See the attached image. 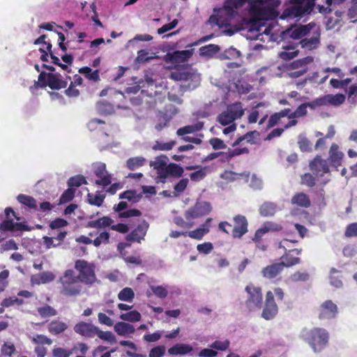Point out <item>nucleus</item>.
Instances as JSON below:
<instances>
[{"label":"nucleus","instance_id":"obj_62","mask_svg":"<svg viewBox=\"0 0 357 357\" xmlns=\"http://www.w3.org/2000/svg\"><path fill=\"white\" fill-rule=\"evenodd\" d=\"M68 225V222L62 218H56L50 222V227L52 230L62 229Z\"/></svg>","mask_w":357,"mask_h":357},{"label":"nucleus","instance_id":"obj_20","mask_svg":"<svg viewBox=\"0 0 357 357\" xmlns=\"http://www.w3.org/2000/svg\"><path fill=\"white\" fill-rule=\"evenodd\" d=\"M212 218H208L206 220L205 222L202 224L199 228L188 231L187 236L193 239L201 240L206 234H207L211 227Z\"/></svg>","mask_w":357,"mask_h":357},{"label":"nucleus","instance_id":"obj_61","mask_svg":"<svg viewBox=\"0 0 357 357\" xmlns=\"http://www.w3.org/2000/svg\"><path fill=\"white\" fill-rule=\"evenodd\" d=\"M109 233H107L106 231H103V232L100 233L99 234V236L98 237H96L93 241V244L96 247H98L102 243H104V244L107 243L109 242Z\"/></svg>","mask_w":357,"mask_h":357},{"label":"nucleus","instance_id":"obj_46","mask_svg":"<svg viewBox=\"0 0 357 357\" xmlns=\"http://www.w3.org/2000/svg\"><path fill=\"white\" fill-rule=\"evenodd\" d=\"M328 94L319 97L311 102H309V107L311 109H315L319 107L328 106Z\"/></svg>","mask_w":357,"mask_h":357},{"label":"nucleus","instance_id":"obj_23","mask_svg":"<svg viewBox=\"0 0 357 357\" xmlns=\"http://www.w3.org/2000/svg\"><path fill=\"white\" fill-rule=\"evenodd\" d=\"M128 208V204L126 202H121L117 205H115L114 208L116 211L119 212L120 218H130L134 216H139L141 212L136 209H130L125 211Z\"/></svg>","mask_w":357,"mask_h":357},{"label":"nucleus","instance_id":"obj_1","mask_svg":"<svg viewBox=\"0 0 357 357\" xmlns=\"http://www.w3.org/2000/svg\"><path fill=\"white\" fill-rule=\"evenodd\" d=\"M280 3L279 0H248V16L241 17L236 30H248V38L262 40L260 36H269L271 32L264 21L276 17L275 8Z\"/></svg>","mask_w":357,"mask_h":357},{"label":"nucleus","instance_id":"obj_48","mask_svg":"<svg viewBox=\"0 0 357 357\" xmlns=\"http://www.w3.org/2000/svg\"><path fill=\"white\" fill-rule=\"evenodd\" d=\"M220 48L218 45L210 44L200 48V54L206 56H213L219 51Z\"/></svg>","mask_w":357,"mask_h":357},{"label":"nucleus","instance_id":"obj_59","mask_svg":"<svg viewBox=\"0 0 357 357\" xmlns=\"http://www.w3.org/2000/svg\"><path fill=\"white\" fill-rule=\"evenodd\" d=\"M299 148L302 151H311V146L310 141L304 136L303 135L301 134L298 136V141Z\"/></svg>","mask_w":357,"mask_h":357},{"label":"nucleus","instance_id":"obj_60","mask_svg":"<svg viewBox=\"0 0 357 357\" xmlns=\"http://www.w3.org/2000/svg\"><path fill=\"white\" fill-rule=\"evenodd\" d=\"M206 172L207 168L202 167L200 168L199 170L191 173L190 177L192 181L197 182L202 180L206 176Z\"/></svg>","mask_w":357,"mask_h":357},{"label":"nucleus","instance_id":"obj_50","mask_svg":"<svg viewBox=\"0 0 357 357\" xmlns=\"http://www.w3.org/2000/svg\"><path fill=\"white\" fill-rule=\"evenodd\" d=\"M284 50L279 53V56L283 60H290L298 55V51L292 47H286Z\"/></svg>","mask_w":357,"mask_h":357},{"label":"nucleus","instance_id":"obj_30","mask_svg":"<svg viewBox=\"0 0 357 357\" xmlns=\"http://www.w3.org/2000/svg\"><path fill=\"white\" fill-rule=\"evenodd\" d=\"M204 123L198 121L192 125L185 126L177 130L176 134L178 136H184L185 135L193 133L202 129Z\"/></svg>","mask_w":357,"mask_h":357},{"label":"nucleus","instance_id":"obj_52","mask_svg":"<svg viewBox=\"0 0 357 357\" xmlns=\"http://www.w3.org/2000/svg\"><path fill=\"white\" fill-rule=\"evenodd\" d=\"M309 102L301 105L294 112L289 113V119H295L305 116L307 114V108Z\"/></svg>","mask_w":357,"mask_h":357},{"label":"nucleus","instance_id":"obj_13","mask_svg":"<svg viewBox=\"0 0 357 357\" xmlns=\"http://www.w3.org/2000/svg\"><path fill=\"white\" fill-rule=\"evenodd\" d=\"M93 170L98 179L95 183L98 185L105 187L111 183V176L106 170V165L102 162L93 164Z\"/></svg>","mask_w":357,"mask_h":357},{"label":"nucleus","instance_id":"obj_57","mask_svg":"<svg viewBox=\"0 0 357 357\" xmlns=\"http://www.w3.org/2000/svg\"><path fill=\"white\" fill-rule=\"evenodd\" d=\"M152 292L160 298H165L167 296L168 291L163 286H150Z\"/></svg>","mask_w":357,"mask_h":357},{"label":"nucleus","instance_id":"obj_42","mask_svg":"<svg viewBox=\"0 0 357 357\" xmlns=\"http://www.w3.org/2000/svg\"><path fill=\"white\" fill-rule=\"evenodd\" d=\"M167 168V177L168 176L181 177L183 174V169L177 164L169 163Z\"/></svg>","mask_w":357,"mask_h":357},{"label":"nucleus","instance_id":"obj_11","mask_svg":"<svg viewBox=\"0 0 357 357\" xmlns=\"http://www.w3.org/2000/svg\"><path fill=\"white\" fill-rule=\"evenodd\" d=\"M169 158L164 155H161L151 162L150 165L156 171L157 178L160 182H165L167 178V167L169 165Z\"/></svg>","mask_w":357,"mask_h":357},{"label":"nucleus","instance_id":"obj_45","mask_svg":"<svg viewBox=\"0 0 357 357\" xmlns=\"http://www.w3.org/2000/svg\"><path fill=\"white\" fill-rule=\"evenodd\" d=\"M38 312L43 318L53 317L57 314L56 310L48 305L38 307Z\"/></svg>","mask_w":357,"mask_h":357},{"label":"nucleus","instance_id":"obj_19","mask_svg":"<svg viewBox=\"0 0 357 357\" xmlns=\"http://www.w3.org/2000/svg\"><path fill=\"white\" fill-rule=\"evenodd\" d=\"M227 92H237L238 93H245L250 91L251 86L245 82H241L239 79L229 80L225 86Z\"/></svg>","mask_w":357,"mask_h":357},{"label":"nucleus","instance_id":"obj_6","mask_svg":"<svg viewBox=\"0 0 357 357\" xmlns=\"http://www.w3.org/2000/svg\"><path fill=\"white\" fill-rule=\"evenodd\" d=\"M244 114L241 102H235L229 105L227 109L220 114L217 117V121L222 126L231 125L236 119H240Z\"/></svg>","mask_w":357,"mask_h":357},{"label":"nucleus","instance_id":"obj_55","mask_svg":"<svg viewBox=\"0 0 357 357\" xmlns=\"http://www.w3.org/2000/svg\"><path fill=\"white\" fill-rule=\"evenodd\" d=\"M241 56V52L234 47L227 49L222 54V58L225 59H235Z\"/></svg>","mask_w":357,"mask_h":357},{"label":"nucleus","instance_id":"obj_25","mask_svg":"<svg viewBox=\"0 0 357 357\" xmlns=\"http://www.w3.org/2000/svg\"><path fill=\"white\" fill-rule=\"evenodd\" d=\"M283 268V264L275 263L264 268L261 271V273L264 278L272 279L280 273Z\"/></svg>","mask_w":357,"mask_h":357},{"label":"nucleus","instance_id":"obj_40","mask_svg":"<svg viewBox=\"0 0 357 357\" xmlns=\"http://www.w3.org/2000/svg\"><path fill=\"white\" fill-rule=\"evenodd\" d=\"M247 153H248V149L247 148H236L234 149H229L223 155L222 162L229 161L231 158H232L234 156Z\"/></svg>","mask_w":357,"mask_h":357},{"label":"nucleus","instance_id":"obj_34","mask_svg":"<svg viewBox=\"0 0 357 357\" xmlns=\"http://www.w3.org/2000/svg\"><path fill=\"white\" fill-rule=\"evenodd\" d=\"M112 223L113 220L110 218L105 216L97 220L89 221L88 222V227L91 228L99 229L110 226Z\"/></svg>","mask_w":357,"mask_h":357},{"label":"nucleus","instance_id":"obj_29","mask_svg":"<svg viewBox=\"0 0 357 357\" xmlns=\"http://www.w3.org/2000/svg\"><path fill=\"white\" fill-rule=\"evenodd\" d=\"M192 351V347L187 344H176L168 349L169 355H186Z\"/></svg>","mask_w":357,"mask_h":357},{"label":"nucleus","instance_id":"obj_12","mask_svg":"<svg viewBox=\"0 0 357 357\" xmlns=\"http://www.w3.org/2000/svg\"><path fill=\"white\" fill-rule=\"evenodd\" d=\"M278 312V307L274 301L272 291H268L266 295L265 305L261 313V317L266 320L273 319Z\"/></svg>","mask_w":357,"mask_h":357},{"label":"nucleus","instance_id":"obj_22","mask_svg":"<svg viewBox=\"0 0 357 357\" xmlns=\"http://www.w3.org/2000/svg\"><path fill=\"white\" fill-rule=\"evenodd\" d=\"M316 25L317 24L315 23L311 22L306 25H301L300 26L296 27L294 29L291 30L290 36L292 38L294 39L301 38L304 36L311 34V31L313 29V28H316Z\"/></svg>","mask_w":357,"mask_h":357},{"label":"nucleus","instance_id":"obj_53","mask_svg":"<svg viewBox=\"0 0 357 357\" xmlns=\"http://www.w3.org/2000/svg\"><path fill=\"white\" fill-rule=\"evenodd\" d=\"M282 262L283 264L284 267H290L294 265L298 264L301 261V259L298 257H294L291 256L289 253H287L285 255L282 257Z\"/></svg>","mask_w":357,"mask_h":357},{"label":"nucleus","instance_id":"obj_26","mask_svg":"<svg viewBox=\"0 0 357 357\" xmlns=\"http://www.w3.org/2000/svg\"><path fill=\"white\" fill-rule=\"evenodd\" d=\"M0 229L3 231H24L27 227L21 222H14L13 220H5L0 225Z\"/></svg>","mask_w":357,"mask_h":357},{"label":"nucleus","instance_id":"obj_63","mask_svg":"<svg viewBox=\"0 0 357 357\" xmlns=\"http://www.w3.org/2000/svg\"><path fill=\"white\" fill-rule=\"evenodd\" d=\"M153 59L154 57L153 56H149L148 51L145 50H141L137 52L136 61L139 63H145Z\"/></svg>","mask_w":357,"mask_h":357},{"label":"nucleus","instance_id":"obj_3","mask_svg":"<svg viewBox=\"0 0 357 357\" xmlns=\"http://www.w3.org/2000/svg\"><path fill=\"white\" fill-rule=\"evenodd\" d=\"M61 284L60 292L67 297H75L81 294L82 285L73 270H67L59 279Z\"/></svg>","mask_w":357,"mask_h":357},{"label":"nucleus","instance_id":"obj_51","mask_svg":"<svg viewBox=\"0 0 357 357\" xmlns=\"http://www.w3.org/2000/svg\"><path fill=\"white\" fill-rule=\"evenodd\" d=\"M329 105L338 107L345 101V96L342 93L328 94Z\"/></svg>","mask_w":357,"mask_h":357},{"label":"nucleus","instance_id":"obj_43","mask_svg":"<svg viewBox=\"0 0 357 357\" xmlns=\"http://www.w3.org/2000/svg\"><path fill=\"white\" fill-rule=\"evenodd\" d=\"M344 1L345 0H326V3L327 6L326 7L324 6H318L319 10L321 13L323 14L330 13L333 10V6L340 4L343 3Z\"/></svg>","mask_w":357,"mask_h":357},{"label":"nucleus","instance_id":"obj_64","mask_svg":"<svg viewBox=\"0 0 357 357\" xmlns=\"http://www.w3.org/2000/svg\"><path fill=\"white\" fill-rule=\"evenodd\" d=\"M165 354V346H157L150 350L149 357H162Z\"/></svg>","mask_w":357,"mask_h":357},{"label":"nucleus","instance_id":"obj_21","mask_svg":"<svg viewBox=\"0 0 357 357\" xmlns=\"http://www.w3.org/2000/svg\"><path fill=\"white\" fill-rule=\"evenodd\" d=\"M344 153L339 151V146L336 144H333L329 150V160L331 165L337 168L342 165Z\"/></svg>","mask_w":357,"mask_h":357},{"label":"nucleus","instance_id":"obj_49","mask_svg":"<svg viewBox=\"0 0 357 357\" xmlns=\"http://www.w3.org/2000/svg\"><path fill=\"white\" fill-rule=\"evenodd\" d=\"M87 199L90 204L100 206L104 201L105 195L100 194L98 192L95 195L89 193Z\"/></svg>","mask_w":357,"mask_h":357},{"label":"nucleus","instance_id":"obj_16","mask_svg":"<svg viewBox=\"0 0 357 357\" xmlns=\"http://www.w3.org/2000/svg\"><path fill=\"white\" fill-rule=\"evenodd\" d=\"M234 227L232 229V236L241 238L248 232V220L244 215H237L234 218Z\"/></svg>","mask_w":357,"mask_h":357},{"label":"nucleus","instance_id":"obj_17","mask_svg":"<svg viewBox=\"0 0 357 357\" xmlns=\"http://www.w3.org/2000/svg\"><path fill=\"white\" fill-rule=\"evenodd\" d=\"M149 225L146 220L140 222L137 227L132 231L126 237V240L131 242L141 243L144 240Z\"/></svg>","mask_w":357,"mask_h":357},{"label":"nucleus","instance_id":"obj_9","mask_svg":"<svg viewBox=\"0 0 357 357\" xmlns=\"http://www.w3.org/2000/svg\"><path fill=\"white\" fill-rule=\"evenodd\" d=\"M75 268L79 271V279L86 284H92L96 280L94 266L84 260H77Z\"/></svg>","mask_w":357,"mask_h":357},{"label":"nucleus","instance_id":"obj_54","mask_svg":"<svg viewBox=\"0 0 357 357\" xmlns=\"http://www.w3.org/2000/svg\"><path fill=\"white\" fill-rule=\"evenodd\" d=\"M230 345V341L229 340H225L223 341L221 340H215L213 343H211L209 347L213 350L218 351H226Z\"/></svg>","mask_w":357,"mask_h":357},{"label":"nucleus","instance_id":"obj_36","mask_svg":"<svg viewBox=\"0 0 357 357\" xmlns=\"http://www.w3.org/2000/svg\"><path fill=\"white\" fill-rule=\"evenodd\" d=\"M278 211V206L273 202L264 203L260 208L259 212L262 216H271L273 215Z\"/></svg>","mask_w":357,"mask_h":357},{"label":"nucleus","instance_id":"obj_41","mask_svg":"<svg viewBox=\"0 0 357 357\" xmlns=\"http://www.w3.org/2000/svg\"><path fill=\"white\" fill-rule=\"evenodd\" d=\"M96 109L98 113L101 114H111L114 112V106L105 101H101L97 103Z\"/></svg>","mask_w":357,"mask_h":357},{"label":"nucleus","instance_id":"obj_24","mask_svg":"<svg viewBox=\"0 0 357 357\" xmlns=\"http://www.w3.org/2000/svg\"><path fill=\"white\" fill-rule=\"evenodd\" d=\"M172 77L178 81H195L199 82V76L188 70H178L172 73Z\"/></svg>","mask_w":357,"mask_h":357},{"label":"nucleus","instance_id":"obj_39","mask_svg":"<svg viewBox=\"0 0 357 357\" xmlns=\"http://www.w3.org/2000/svg\"><path fill=\"white\" fill-rule=\"evenodd\" d=\"M135 298L134 291L130 287H125L118 294V298L124 302L131 303Z\"/></svg>","mask_w":357,"mask_h":357},{"label":"nucleus","instance_id":"obj_56","mask_svg":"<svg viewBox=\"0 0 357 357\" xmlns=\"http://www.w3.org/2000/svg\"><path fill=\"white\" fill-rule=\"evenodd\" d=\"M96 335L101 340H105L109 343L116 342L115 335L110 331H102L98 328Z\"/></svg>","mask_w":357,"mask_h":357},{"label":"nucleus","instance_id":"obj_4","mask_svg":"<svg viewBox=\"0 0 357 357\" xmlns=\"http://www.w3.org/2000/svg\"><path fill=\"white\" fill-rule=\"evenodd\" d=\"M68 82L59 73H46L41 72L38 76V82H34V85L30 87L31 91L38 87H45L47 85L54 90H59L66 87Z\"/></svg>","mask_w":357,"mask_h":357},{"label":"nucleus","instance_id":"obj_7","mask_svg":"<svg viewBox=\"0 0 357 357\" xmlns=\"http://www.w3.org/2000/svg\"><path fill=\"white\" fill-rule=\"evenodd\" d=\"M310 168L317 179L321 178V183L326 185L330 181V169L326 160L317 155L310 162Z\"/></svg>","mask_w":357,"mask_h":357},{"label":"nucleus","instance_id":"obj_47","mask_svg":"<svg viewBox=\"0 0 357 357\" xmlns=\"http://www.w3.org/2000/svg\"><path fill=\"white\" fill-rule=\"evenodd\" d=\"M328 94L319 97L311 102H309V107L311 109H315L319 107L328 106Z\"/></svg>","mask_w":357,"mask_h":357},{"label":"nucleus","instance_id":"obj_58","mask_svg":"<svg viewBox=\"0 0 357 357\" xmlns=\"http://www.w3.org/2000/svg\"><path fill=\"white\" fill-rule=\"evenodd\" d=\"M86 184L85 177L81 175H77L69 178L68 181V185L70 187H79L82 184Z\"/></svg>","mask_w":357,"mask_h":357},{"label":"nucleus","instance_id":"obj_14","mask_svg":"<svg viewBox=\"0 0 357 357\" xmlns=\"http://www.w3.org/2000/svg\"><path fill=\"white\" fill-rule=\"evenodd\" d=\"M300 41L301 47L305 50H313L317 49L320 45V31L316 25V28H313L311 34L306 36Z\"/></svg>","mask_w":357,"mask_h":357},{"label":"nucleus","instance_id":"obj_8","mask_svg":"<svg viewBox=\"0 0 357 357\" xmlns=\"http://www.w3.org/2000/svg\"><path fill=\"white\" fill-rule=\"evenodd\" d=\"M248 294L245 301V307L248 311H255L261 308L262 305V294L260 287L248 284L245 288Z\"/></svg>","mask_w":357,"mask_h":357},{"label":"nucleus","instance_id":"obj_33","mask_svg":"<svg viewBox=\"0 0 357 357\" xmlns=\"http://www.w3.org/2000/svg\"><path fill=\"white\" fill-rule=\"evenodd\" d=\"M17 201L30 209L37 210L38 204L36 200L29 195L20 194L17 197Z\"/></svg>","mask_w":357,"mask_h":357},{"label":"nucleus","instance_id":"obj_10","mask_svg":"<svg viewBox=\"0 0 357 357\" xmlns=\"http://www.w3.org/2000/svg\"><path fill=\"white\" fill-rule=\"evenodd\" d=\"M211 204L207 202H197L195 205L185 211V218L191 221L208 215L211 211Z\"/></svg>","mask_w":357,"mask_h":357},{"label":"nucleus","instance_id":"obj_18","mask_svg":"<svg viewBox=\"0 0 357 357\" xmlns=\"http://www.w3.org/2000/svg\"><path fill=\"white\" fill-rule=\"evenodd\" d=\"M74 331L76 333L86 337H93L98 332V327L91 323L81 321L74 326Z\"/></svg>","mask_w":357,"mask_h":357},{"label":"nucleus","instance_id":"obj_15","mask_svg":"<svg viewBox=\"0 0 357 357\" xmlns=\"http://www.w3.org/2000/svg\"><path fill=\"white\" fill-rule=\"evenodd\" d=\"M338 312L337 306L332 301H324L320 306L319 317L321 319H334Z\"/></svg>","mask_w":357,"mask_h":357},{"label":"nucleus","instance_id":"obj_38","mask_svg":"<svg viewBox=\"0 0 357 357\" xmlns=\"http://www.w3.org/2000/svg\"><path fill=\"white\" fill-rule=\"evenodd\" d=\"M119 318L121 320L129 322H137L141 320L142 315L137 310H131L125 313H121Z\"/></svg>","mask_w":357,"mask_h":357},{"label":"nucleus","instance_id":"obj_44","mask_svg":"<svg viewBox=\"0 0 357 357\" xmlns=\"http://www.w3.org/2000/svg\"><path fill=\"white\" fill-rule=\"evenodd\" d=\"M79 72L82 74L85 75L86 78H88L90 80L94 82L99 80V71L98 70L92 71L91 68L86 66L80 68Z\"/></svg>","mask_w":357,"mask_h":357},{"label":"nucleus","instance_id":"obj_2","mask_svg":"<svg viewBox=\"0 0 357 357\" xmlns=\"http://www.w3.org/2000/svg\"><path fill=\"white\" fill-rule=\"evenodd\" d=\"M302 338L307 342L314 352H320L328 344L329 334L322 328L303 329L301 332Z\"/></svg>","mask_w":357,"mask_h":357},{"label":"nucleus","instance_id":"obj_27","mask_svg":"<svg viewBox=\"0 0 357 357\" xmlns=\"http://www.w3.org/2000/svg\"><path fill=\"white\" fill-rule=\"evenodd\" d=\"M114 329L115 332L121 336L133 334L135 331V328L132 324L124 321L116 323L114 326Z\"/></svg>","mask_w":357,"mask_h":357},{"label":"nucleus","instance_id":"obj_28","mask_svg":"<svg viewBox=\"0 0 357 357\" xmlns=\"http://www.w3.org/2000/svg\"><path fill=\"white\" fill-rule=\"evenodd\" d=\"M55 275L52 272L46 271L33 275L31 281L36 284H46L53 281Z\"/></svg>","mask_w":357,"mask_h":357},{"label":"nucleus","instance_id":"obj_37","mask_svg":"<svg viewBox=\"0 0 357 357\" xmlns=\"http://www.w3.org/2000/svg\"><path fill=\"white\" fill-rule=\"evenodd\" d=\"M291 202L294 204H296L305 208L310 206V201L308 196L303 192L295 195L292 197Z\"/></svg>","mask_w":357,"mask_h":357},{"label":"nucleus","instance_id":"obj_35","mask_svg":"<svg viewBox=\"0 0 357 357\" xmlns=\"http://www.w3.org/2000/svg\"><path fill=\"white\" fill-rule=\"evenodd\" d=\"M291 112V109L287 108L283 110H281L279 112H276L273 114H272L268 120V128H272L275 126L280 120L281 118L288 116L289 117V113Z\"/></svg>","mask_w":357,"mask_h":357},{"label":"nucleus","instance_id":"obj_5","mask_svg":"<svg viewBox=\"0 0 357 357\" xmlns=\"http://www.w3.org/2000/svg\"><path fill=\"white\" fill-rule=\"evenodd\" d=\"M314 0H294L291 5L287 8L281 15L282 19H295L312 10Z\"/></svg>","mask_w":357,"mask_h":357},{"label":"nucleus","instance_id":"obj_32","mask_svg":"<svg viewBox=\"0 0 357 357\" xmlns=\"http://www.w3.org/2000/svg\"><path fill=\"white\" fill-rule=\"evenodd\" d=\"M146 161V159L142 156L130 158L126 161V167L129 169L134 171L145 165Z\"/></svg>","mask_w":357,"mask_h":357},{"label":"nucleus","instance_id":"obj_31","mask_svg":"<svg viewBox=\"0 0 357 357\" xmlns=\"http://www.w3.org/2000/svg\"><path fill=\"white\" fill-rule=\"evenodd\" d=\"M67 328L68 326L66 323L59 320L52 321L48 324V331L53 335H59L66 331Z\"/></svg>","mask_w":357,"mask_h":357}]
</instances>
